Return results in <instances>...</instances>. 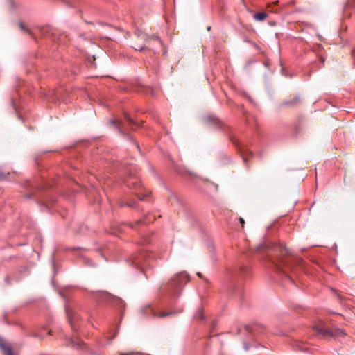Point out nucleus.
I'll return each instance as SVG.
<instances>
[{
  "mask_svg": "<svg viewBox=\"0 0 355 355\" xmlns=\"http://www.w3.org/2000/svg\"><path fill=\"white\" fill-rule=\"evenodd\" d=\"M277 254L270 258V261L278 272H282L288 280L291 281L287 272L294 268V258L288 256V249L282 245L277 247Z\"/></svg>",
  "mask_w": 355,
  "mask_h": 355,
  "instance_id": "nucleus-1",
  "label": "nucleus"
},
{
  "mask_svg": "<svg viewBox=\"0 0 355 355\" xmlns=\"http://www.w3.org/2000/svg\"><path fill=\"white\" fill-rule=\"evenodd\" d=\"M189 281V276L185 272L174 275L171 279L161 288L163 292L168 293L171 297L179 296L183 286Z\"/></svg>",
  "mask_w": 355,
  "mask_h": 355,
  "instance_id": "nucleus-2",
  "label": "nucleus"
},
{
  "mask_svg": "<svg viewBox=\"0 0 355 355\" xmlns=\"http://www.w3.org/2000/svg\"><path fill=\"white\" fill-rule=\"evenodd\" d=\"M313 328L322 338H339L345 337L346 335L343 329L336 327H329L323 321H319Z\"/></svg>",
  "mask_w": 355,
  "mask_h": 355,
  "instance_id": "nucleus-3",
  "label": "nucleus"
},
{
  "mask_svg": "<svg viewBox=\"0 0 355 355\" xmlns=\"http://www.w3.org/2000/svg\"><path fill=\"white\" fill-rule=\"evenodd\" d=\"M124 183L127 187L134 191L140 200H144L150 193V192L143 189L140 180L137 175H130L125 178Z\"/></svg>",
  "mask_w": 355,
  "mask_h": 355,
  "instance_id": "nucleus-4",
  "label": "nucleus"
},
{
  "mask_svg": "<svg viewBox=\"0 0 355 355\" xmlns=\"http://www.w3.org/2000/svg\"><path fill=\"white\" fill-rule=\"evenodd\" d=\"M125 122H123L117 119H114L112 120L110 123L118 129L119 132L125 135V131L128 129L127 126L130 129H133V127L137 126V124L128 114L125 115Z\"/></svg>",
  "mask_w": 355,
  "mask_h": 355,
  "instance_id": "nucleus-5",
  "label": "nucleus"
},
{
  "mask_svg": "<svg viewBox=\"0 0 355 355\" xmlns=\"http://www.w3.org/2000/svg\"><path fill=\"white\" fill-rule=\"evenodd\" d=\"M149 253L146 250H142L132 258V264L137 268H143L146 265Z\"/></svg>",
  "mask_w": 355,
  "mask_h": 355,
  "instance_id": "nucleus-6",
  "label": "nucleus"
},
{
  "mask_svg": "<svg viewBox=\"0 0 355 355\" xmlns=\"http://www.w3.org/2000/svg\"><path fill=\"white\" fill-rule=\"evenodd\" d=\"M66 314L68 319L69 322L71 324V329L74 331H77L79 328V324H78V321L80 319V317L77 313H76L71 308L68 306H66Z\"/></svg>",
  "mask_w": 355,
  "mask_h": 355,
  "instance_id": "nucleus-7",
  "label": "nucleus"
},
{
  "mask_svg": "<svg viewBox=\"0 0 355 355\" xmlns=\"http://www.w3.org/2000/svg\"><path fill=\"white\" fill-rule=\"evenodd\" d=\"M142 311L144 315H153L154 317L159 318L168 316L174 313V312H164L162 313H159L156 307L150 304L144 307Z\"/></svg>",
  "mask_w": 355,
  "mask_h": 355,
  "instance_id": "nucleus-8",
  "label": "nucleus"
},
{
  "mask_svg": "<svg viewBox=\"0 0 355 355\" xmlns=\"http://www.w3.org/2000/svg\"><path fill=\"white\" fill-rule=\"evenodd\" d=\"M135 35L137 36V37L143 41V43L141 44H133L132 46V48H134L135 50L141 51L145 49L144 43L147 42V36L140 31H137L135 33Z\"/></svg>",
  "mask_w": 355,
  "mask_h": 355,
  "instance_id": "nucleus-9",
  "label": "nucleus"
},
{
  "mask_svg": "<svg viewBox=\"0 0 355 355\" xmlns=\"http://www.w3.org/2000/svg\"><path fill=\"white\" fill-rule=\"evenodd\" d=\"M67 345L76 349H83L85 343L77 336H74L68 341Z\"/></svg>",
  "mask_w": 355,
  "mask_h": 355,
  "instance_id": "nucleus-10",
  "label": "nucleus"
},
{
  "mask_svg": "<svg viewBox=\"0 0 355 355\" xmlns=\"http://www.w3.org/2000/svg\"><path fill=\"white\" fill-rule=\"evenodd\" d=\"M207 121L210 124H211L223 130H225L223 123L216 116H215L214 115H209L207 117Z\"/></svg>",
  "mask_w": 355,
  "mask_h": 355,
  "instance_id": "nucleus-11",
  "label": "nucleus"
},
{
  "mask_svg": "<svg viewBox=\"0 0 355 355\" xmlns=\"http://www.w3.org/2000/svg\"><path fill=\"white\" fill-rule=\"evenodd\" d=\"M300 101V98L299 96H295L293 99L285 101L282 103V105L284 106H291V107H295L299 104Z\"/></svg>",
  "mask_w": 355,
  "mask_h": 355,
  "instance_id": "nucleus-12",
  "label": "nucleus"
},
{
  "mask_svg": "<svg viewBox=\"0 0 355 355\" xmlns=\"http://www.w3.org/2000/svg\"><path fill=\"white\" fill-rule=\"evenodd\" d=\"M268 17V15L265 12H257L254 15V19L256 21H262L265 20Z\"/></svg>",
  "mask_w": 355,
  "mask_h": 355,
  "instance_id": "nucleus-13",
  "label": "nucleus"
},
{
  "mask_svg": "<svg viewBox=\"0 0 355 355\" xmlns=\"http://www.w3.org/2000/svg\"><path fill=\"white\" fill-rule=\"evenodd\" d=\"M10 103H11V105L13 108V110L15 111V112L17 113V116H18V118L19 119H21V115H20V107L19 106L17 105V103H16V101L14 100L13 98H12L10 99Z\"/></svg>",
  "mask_w": 355,
  "mask_h": 355,
  "instance_id": "nucleus-14",
  "label": "nucleus"
},
{
  "mask_svg": "<svg viewBox=\"0 0 355 355\" xmlns=\"http://www.w3.org/2000/svg\"><path fill=\"white\" fill-rule=\"evenodd\" d=\"M120 205H121V207L127 206V207H135L136 202L131 201L130 202H125V201H121L120 202Z\"/></svg>",
  "mask_w": 355,
  "mask_h": 355,
  "instance_id": "nucleus-15",
  "label": "nucleus"
},
{
  "mask_svg": "<svg viewBox=\"0 0 355 355\" xmlns=\"http://www.w3.org/2000/svg\"><path fill=\"white\" fill-rule=\"evenodd\" d=\"M19 27L22 31H26L28 34H32L31 31L29 28H28L22 22L19 23Z\"/></svg>",
  "mask_w": 355,
  "mask_h": 355,
  "instance_id": "nucleus-16",
  "label": "nucleus"
},
{
  "mask_svg": "<svg viewBox=\"0 0 355 355\" xmlns=\"http://www.w3.org/2000/svg\"><path fill=\"white\" fill-rule=\"evenodd\" d=\"M194 318L197 320H203L204 316L202 313V311L200 309L195 315Z\"/></svg>",
  "mask_w": 355,
  "mask_h": 355,
  "instance_id": "nucleus-17",
  "label": "nucleus"
},
{
  "mask_svg": "<svg viewBox=\"0 0 355 355\" xmlns=\"http://www.w3.org/2000/svg\"><path fill=\"white\" fill-rule=\"evenodd\" d=\"M248 270H249V269L246 266H243L241 268L240 272L243 275V274H244V273L247 274L248 272Z\"/></svg>",
  "mask_w": 355,
  "mask_h": 355,
  "instance_id": "nucleus-18",
  "label": "nucleus"
},
{
  "mask_svg": "<svg viewBox=\"0 0 355 355\" xmlns=\"http://www.w3.org/2000/svg\"><path fill=\"white\" fill-rule=\"evenodd\" d=\"M150 220H146V219H143V220H139L137 222V223H143L144 225H146L148 224V223H150Z\"/></svg>",
  "mask_w": 355,
  "mask_h": 355,
  "instance_id": "nucleus-19",
  "label": "nucleus"
},
{
  "mask_svg": "<svg viewBox=\"0 0 355 355\" xmlns=\"http://www.w3.org/2000/svg\"><path fill=\"white\" fill-rule=\"evenodd\" d=\"M32 336L33 337H35V338H43L42 334H40V333H34V334H33Z\"/></svg>",
  "mask_w": 355,
  "mask_h": 355,
  "instance_id": "nucleus-20",
  "label": "nucleus"
},
{
  "mask_svg": "<svg viewBox=\"0 0 355 355\" xmlns=\"http://www.w3.org/2000/svg\"><path fill=\"white\" fill-rule=\"evenodd\" d=\"M152 38L154 39L155 40H156L158 43L161 44V40H160V38L159 37L153 36Z\"/></svg>",
  "mask_w": 355,
  "mask_h": 355,
  "instance_id": "nucleus-21",
  "label": "nucleus"
},
{
  "mask_svg": "<svg viewBox=\"0 0 355 355\" xmlns=\"http://www.w3.org/2000/svg\"><path fill=\"white\" fill-rule=\"evenodd\" d=\"M239 221H240V223L242 226V227H244V224H245V220L243 218H239Z\"/></svg>",
  "mask_w": 355,
  "mask_h": 355,
  "instance_id": "nucleus-22",
  "label": "nucleus"
},
{
  "mask_svg": "<svg viewBox=\"0 0 355 355\" xmlns=\"http://www.w3.org/2000/svg\"><path fill=\"white\" fill-rule=\"evenodd\" d=\"M100 295L103 297H105L107 295V293L105 292H101Z\"/></svg>",
  "mask_w": 355,
  "mask_h": 355,
  "instance_id": "nucleus-23",
  "label": "nucleus"
},
{
  "mask_svg": "<svg viewBox=\"0 0 355 355\" xmlns=\"http://www.w3.org/2000/svg\"><path fill=\"white\" fill-rule=\"evenodd\" d=\"M231 140H232V141L235 145H236V146H239V144L236 141L234 140L232 138H231Z\"/></svg>",
  "mask_w": 355,
  "mask_h": 355,
  "instance_id": "nucleus-24",
  "label": "nucleus"
},
{
  "mask_svg": "<svg viewBox=\"0 0 355 355\" xmlns=\"http://www.w3.org/2000/svg\"><path fill=\"white\" fill-rule=\"evenodd\" d=\"M249 348H250L249 345H248L246 343H244V349L245 350H248V349H249Z\"/></svg>",
  "mask_w": 355,
  "mask_h": 355,
  "instance_id": "nucleus-25",
  "label": "nucleus"
},
{
  "mask_svg": "<svg viewBox=\"0 0 355 355\" xmlns=\"http://www.w3.org/2000/svg\"><path fill=\"white\" fill-rule=\"evenodd\" d=\"M320 61L322 63H323L324 62V60L322 57L320 58Z\"/></svg>",
  "mask_w": 355,
  "mask_h": 355,
  "instance_id": "nucleus-26",
  "label": "nucleus"
},
{
  "mask_svg": "<svg viewBox=\"0 0 355 355\" xmlns=\"http://www.w3.org/2000/svg\"><path fill=\"white\" fill-rule=\"evenodd\" d=\"M243 159L244 162L246 163L247 159H246V158L243 155Z\"/></svg>",
  "mask_w": 355,
  "mask_h": 355,
  "instance_id": "nucleus-27",
  "label": "nucleus"
},
{
  "mask_svg": "<svg viewBox=\"0 0 355 355\" xmlns=\"http://www.w3.org/2000/svg\"><path fill=\"white\" fill-rule=\"evenodd\" d=\"M26 198H28V199H29V198H31V194H30V195H27V196H26Z\"/></svg>",
  "mask_w": 355,
  "mask_h": 355,
  "instance_id": "nucleus-28",
  "label": "nucleus"
},
{
  "mask_svg": "<svg viewBox=\"0 0 355 355\" xmlns=\"http://www.w3.org/2000/svg\"><path fill=\"white\" fill-rule=\"evenodd\" d=\"M135 145H136V147H137V148H139V144H138L137 143H136V144H135Z\"/></svg>",
  "mask_w": 355,
  "mask_h": 355,
  "instance_id": "nucleus-29",
  "label": "nucleus"
},
{
  "mask_svg": "<svg viewBox=\"0 0 355 355\" xmlns=\"http://www.w3.org/2000/svg\"><path fill=\"white\" fill-rule=\"evenodd\" d=\"M197 275H198V277H201V273H200V272H198V273H197Z\"/></svg>",
  "mask_w": 355,
  "mask_h": 355,
  "instance_id": "nucleus-30",
  "label": "nucleus"
},
{
  "mask_svg": "<svg viewBox=\"0 0 355 355\" xmlns=\"http://www.w3.org/2000/svg\"><path fill=\"white\" fill-rule=\"evenodd\" d=\"M300 350H303V351H304V350H305V349H304V348H303L302 347H300Z\"/></svg>",
  "mask_w": 355,
  "mask_h": 355,
  "instance_id": "nucleus-31",
  "label": "nucleus"
},
{
  "mask_svg": "<svg viewBox=\"0 0 355 355\" xmlns=\"http://www.w3.org/2000/svg\"><path fill=\"white\" fill-rule=\"evenodd\" d=\"M116 334L112 336V339L114 338Z\"/></svg>",
  "mask_w": 355,
  "mask_h": 355,
  "instance_id": "nucleus-32",
  "label": "nucleus"
}]
</instances>
